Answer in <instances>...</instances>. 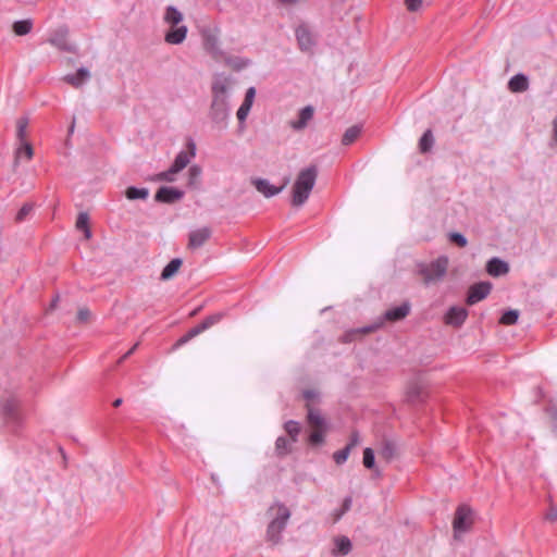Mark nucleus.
Returning <instances> with one entry per match:
<instances>
[{
    "label": "nucleus",
    "mask_w": 557,
    "mask_h": 557,
    "mask_svg": "<svg viewBox=\"0 0 557 557\" xmlns=\"http://www.w3.org/2000/svg\"><path fill=\"white\" fill-rule=\"evenodd\" d=\"M267 515L269 518L267 540L273 544H277L290 518V511L284 504L274 503L269 507Z\"/></svg>",
    "instance_id": "f257e3e1"
},
{
    "label": "nucleus",
    "mask_w": 557,
    "mask_h": 557,
    "mask_svg": "<svg viewBox=\"0 0 557 557\" xmlns=\"http://www.w3.org/2000/svg\"><path fill=\"white\" fill-rule=\"evenodd\" d=\"M318 176V170L314 165L308 166L299 172L293 186L292 205L294 207L302 206L310 196Z\"/></svg>",
    "instance_id": "f03ea898"
},
{
    "label": "nucleus",
    "mask_w": 557,
    "mask_h": 557,
    "mask_svg": "<svg viewBox=\"0 0 557 557\" xmlns=\"http://www.w3.org/2000/svg\"><path fill=\"white\" fill-rule=\"evenodd\" d=\"M473 523V510L467 505L459 506L453 520L454 539L459 540L463 533H467L471 530Z\"/></svg>",
    "instance_id": "7ed1b4c3"
},
{
    "label": "nucleus",
    "mask_w": 557,
    "mask_h": 557,
    "mask_svg": "<svg viewBox=\"0 0 557 557\" xmlns=\"http://www.w3.org/2000/svg\"><path fill=\"white\" fill-rule=\"evenodd\" d=\"M447 268L448 258L442 256L430 264L423 265L419 272L423 276V282L425 284H431L441 281L446 275Z\"/></svg>",
    "instance_id": "20e7f679"
},
{
    "label": "nucleus",
    "mask_w": 557,
    "mask_h": 557,
    "mask_svg": "<svg viewBox=\"0 0 557 557\" xmlns=\"http://www.w3.org/2000/svg\"><path fill=\"white\" fill-rule=\"evenodd\" d=\"M228 116L227 99L212 98L210 117L215 123H223Z\"/></svg>",
    "instance_id": "39448f33"
},
{
    "label": "nucleus",
    "mask_w": 557,
    "mask_h": 557,
    "mask_svg": "<svg viewBox=\"0 0 557 557\" xmlns=\"http://www.w3.org/2000/svg\"><path fill=\"white\" fill-rule=\"evenodd\" d=\"M492 289V284L488 282H480L472 285L469 288L467 296V304L472 306L481 300H483Z\"/></svg>",
    "instance_id": "423d86ee"
},
{
    "label": "nucleus",
    "mask_w": 557,
    "mask_h": 557,
    "mask_svg": "<svg viewBox=\"0 0 557 557\" xmlns=\"http://www.w3.org/2000/svg\"><path fill=\"white\" fill-rule=\"evenodd\" d=\"M211 228L208 226L191 231L188 236V249L200 248L211 237Z\"/></svg>",
    "instance_id": "0eeeda50"
},
{
    "label": "nucleus",
    "mask_w": 557,
    "mask_h": 557,
    "mask_svg": "<svg viewBox=\"0 0 557 557\" xmlns=\"http://www.w3.org/2000/svg\"><path fill=\"white\" fill-rule=\"evenodd\" d=\"M468 317V311L462 307H451L445 314V323L455 327L461 326Z\"/></svg>",
    "instance_id": "6e6552de"
},
{
    "label": "nucleus",
    "mask_w": 557,
    "mask_h": 557,
    "mask_svg": "<svg viewBox=\"0 0 557 557\" xmlns=\"http://www.w3.org/2000/svg\"><path fill=\"white\" fill-rule=\"evenodd\" d=\"M189 152L181 151L175 157L173 164L171 165L175 171L181 172L185 169L190 160L196 156V145L194 141L188 143Z\"/></svg>",
    "instance_id": "1a4fd4ad"
},
{
    "label": "nucleus",
    "mask_w": 557,
    "mask_h": 557,
    "mask_svg": "<svg viewBox=\"0 0 557 557\" xmlns=\"http://www.w3.org/2000/svg\"><path fill=\"white\" fill-rule=\"evenodd\" d=\"M184 196V193L177 188L174 187H166L163 186L158 189L154 198L159 202H166L172 203L180 199H182Z\"/></svg>",
    "instance_id": "9d476101"
},
{
    "label": "nucleus",
    "mask_w": 557,
    "mask_h": 557,
    "mask_svg": "<svg viewBox=\"0 0 557 557\" xmlns=\"http://www.w3.org/2000/svg\"><path fill=\"white\" fill-rule=\"evenodd\" d=\"M425 394V384L416 379L408 382L406 386V396L409 401L416 403L423 398Z\"/></svg>",
    "instance_id": "9b49d317"
},
{
    "label": "nucleus",
    "mask_w": 557,
    "mask_h": 557,
    "mask_svg": "<svg viewBox=\"0 0 557 557\" xmlns=\"http://www.w3.org/2000/svg\"><path fill=\"white\" fill-rule=\"evenodd\" d=\"M314 109L312 106L302 108L299 112L298 119L289 122V126L295 131H300L307 127L308 123L312 120Z\"/></svg>",
    "instance_id": "f8f14e48"
},
{
    "label": "nucleus",
    "mask_w": 557,
    "mask_h": 557,
    "mask_svg": "<svg viewBox=\"0 0 557 557\" xmlns=\"http://www.w3.org/2000/svg\"><path fill=\"white\" fill-rule=\"evenodd\" d=\"M253 185H255L256 189L259 193H261L263 196H265L267 198L280 194L284 188V186L275 187L274 185L270 184V182L268 180H264V178L255 180Z\"/></svg>",
    "instance_id": "ddd939ff"
},
{
    "label": "nucleus",
    "mask_w": 557,
    "mask_h": 557,
    "mask_svg": "<svg viewBox=\"0 0 557 557\" xmlns=\"http://www.w3.org/2000/svg\"><path fill=\"white\" fill-rule=\"evenodd\" d=\"M486 271L490 275L497 277L507 274L509 267L507 262L494 257L487 262Z\"/></svg>",
    "instance_id": "4468645a"
},
{
    "label": "nucleus",
    "mask_w": 557,
    "mask_h": 557,
    "mask_svg": "<svg viewBox=\"0 0 557 557\" xmlns=\"http://www.w3.org/2000/svg\"><path fill=\"white\" fill-rule=\"evenodd\" d=\"M186 36L187 26L180 25L175 30H168L164 35V40L170 45H180L186 39Z\"/></svg>",
    "instance_id": "2eb2a0df"
},
{
    "label": "nucleus",
    "mask_w": 557,
    "mask_h": 557,
    "mask_svg": "<svg viewBox=\"0 0 557 557\" xmlns=\"http://www.w3.org/2000/svg\"><path fill=\"white\" fill-rule=\"evenodd\" d=\"M203 47L215 59L221 58L223 55V52L220 48L219 39L213 34H208L205 36Z\"/></svg>",
    "instance_id": "dca6fc26"
},
{
    "label": "nucleus",
    "mask_w": 557,
    "mask_h": 557,
    "mask_svg": "<svg viewBox=\"0 0 557 557\" xmlns=\"http://www.w3.org/2000/svg\"><path fill=\"white\" fill-rule=\"evenodd\" d=\"M410 305L405 302L399 307L389 309L384 314V320L388 321H399L406 318L409 314Z\"/></svg>",
    "instance_id": "f3484780"
},
{
    "label": "nucleus",
    "mask_w": 557,
    "mask_h": 557,
    "mask_svg": "<svg viewBox=\"0 0 557 557\" xmlns=\"http://www.w3.org/2000/svg\"><path fill=\"white\" fill-rule=\"evenodd\" d=\"M183 264V260L181 258L172 259L162 270L160 280L169 281L173 276H175Z\"/></svg>",
    "instance_id": "a211bd4d"
},
{
    "label": "nucleus",
    "mask_w": 557,
    "mask_h": 557,
    "mask_svg": "<svg viewBox=\"0 0 557 557\" xmlns=\"http://www.w3.org/2000/svg\"><path fill=\"white\" fill-rule=\"evenodd\" d=\"M296 37L301 50H309L313 46V37L311 33L305 27L296 29Z\"/></svg>",
    "instance_id": "6ab92c4d"
},
{
    "label": "nucleus",
    "mask_w": 557,
    "mask_h": 557,
    "mask_svg": "<svg viewBox=\"0 0 557 557\" xmlns=\"http://www.w3.org/2000/svg\"><path fill=\"white\" fill-rule=\"evenodd\" d=\"M228 82L226 78L221 76L215 77L212 84V96L213 98L227 99Z\"/></svg>",
    "instance_id": "aec40b11"
},
{
    "label": "nucleus",
    "mask_w": 557,
    "mask_h": 557,
    "mask_svg": "<svg viewBox=\"0 0 557 557\" xmlns=\"http://www.w3.org/2000/svg\"><path fill=\"white\" fill-rule=\"evenodd\" d=\"M308 407V423L312 429H326L325 419L321 416L320 411Z\"/></svg>",
    "instance_id": "412c9836"
},
{
    "label": "nucleus",
    "mask_w": 557,
    "mask_h": 557,
    "mask_svg": "<svg viewBox=\"0 0 557 557\" xmlns=\"http://www.w3.org/2000/svg\"><path fill=\"white\" fill-rule=\"evenodd\" d=\"M508 87L512 92L525 91L529 87L527 76H524L523 74H517L512 76L508 83Z\"/></svg>",
    "instance_id": "4be33fe9"
},
{
    "label": "nucleus",
    "mask_w": 557,
    "mask_h": 557,
    "mask_svg": "<svg viewBox=\"0 0 557 557\" xmlns=\"http://www.w3.org/2000/svg\"><path fill=\"white\" fill-rule=\"evenodd\" d=\"M90 74L88 70L82 67L75 74L66 75L64 79L74 87H79L83 85L88 78Z\"/></svg>",
    "instance_id": "5701e85b"
},
{
    "label": "nucleus",
    "mask_w": 557,
    "mask_h": 557,
    "mask_svg": "<svg viewBox=\"0 0 557 557\" xmlns=\"http://www.w3.org/2000/svg\"><path fill=\"white\" fill-rule=\"evenodd\" d=\"M163 20L169 26H176L183 22V14L176 8L170 5L165 10Z\"/></svg>",
    "instance_id": "b1692460"
},
{
    "label": "nucleus",
    "mask_w": 557,
    "mask_h": 557,
    "mask_svg": "<svg viewBox=\"0 0 557 557\" xmlns=\"http://www.w3.org/2000/svg\"><path fill=\"white\" fill-rule=\"evenodd\" d=\"M34 156V150L28 141H21L15 150V164L22 159L30 160Z\"/></svg>",
    "instance_id": "393cba45"
},
{
    "label": "nucleus",
    "mask_w": 557,
    "mask_h": 557,
    "mask_svg": "<svg viewBox=\"0 0 557 557\" xmlns=\"http://www.w3.org/2000/svg\"><path fill=\"white\" fill-rule=\"evenodd\" d=\"M351 550V542L346 536L335 539L334 555H347Z\"/></svg>",
    "instance_id": "a878e982"
},
{
    "label": "nucleus",
    "mask_w": 557,
    "mask_h": 557,
    "mask_svg": "<svg viewBox=\"0 0 557 557\" xmlns=\"http://www.w3.org/2000/svg\"><path fill=\"white\" fill-rule=\"evenodd\" d=\"M76 228L84 232L85 238L91 237V231L89 228V216L86 212H81L76 220Z\"/></svg>",
    "instance_id": "bb28decb"
},
{
    "label": "nucleus",
    "mask_w": 557,
    "mask_h": 557,
    "mask_svg": "<svg viewBox=\"0 0 557 557\" xmlns=\"http://www.w3.org/2000/svg\"><path fill=\"white\" fill-rule=\"evenodd\" d=\"M361 134V126L354 125L346 129L343 135L342 143L345 146L352 144Z\"/></svg>",
    "instance_id": "cd10ccee"
},
{
    "label": "nucleus",
    "mask_w": 557,
    "mask_h": 557,
    "mask_svg": "<svg viewBox=\"0 0 557 557\" xmlns=\"http://www.w3.org/2000/svg\"><path fill=\"white\" fill-rule=\"evenodd\" d=\"M397 447L395 443L391 441H385L380 449V457L384 458L387 461H391L396 456Z\"/></svg>",
    "instance_id": "c85d7f7f"
},
{
    "label": "nucleus",
    "mask_w": 557,
    "mask_h": 557,
    "mask_svg": "<svg viewBox=\"0 0 557 557\" xmlns=\"http://www.w3.org/2000/svg\"><path fill=\"white\" fill-rule=\"evenodd\" d=\"M27 127H28V119L26 116L18 117L16 121V137L18 143L27 141Z\"/></svg>",
    "instance_id": "c756f323"
},
{
    "label": "nucleus",
    "mask_w": 557,
    "mask_h": 557,
    "mask_svg": "<svg viewBox=\"0 0 557 557\" xmlns=\"http://www.w3.org/2000/svg\"><path fill=\"white\" fill-rule=\"evenodd\" d=\"M149 195V190L147 188H137V187H128L126 189V197L129 200L143 199L145 200Z\"/></svg>",
    "instance_id": "7c9ffc66"
},
{
    "label": "nucleus",
    "mask_w": 557,
    "mask_h": 557,
    "mask_svg": "<svg viewBox=\"0 0 557 557\" xmlns=\"http://www.w3.org/2000/svg\"><path fill=\"white\" fill-rule=\"evenodd\" d=\"M32 26L30 20L17 21L13 24V30L17 36H24L32 30Z\"/></svg>",
    "instance_id": "2f4dec72"
},
{
    "label": "nucleus",
    "mask_w": 557,
    "mask_h": 557,
    "mask_svg": "<svg viewBox=\"0 0 557 557\" xmlns=\"http://www.w3.org/2000/svg\"><path fill=\"white\" fill-rule=\"evenodd\" d=\"M433 144H434L433 134L430 129H428L426 132H424V134L420 138V141H419L420 151L423 153L428 152L432 148Z\"/></svg>",
    "instance_id": "473e14b6"
},
{
    "label": "nucleus",
    "mask_w": 557,
    "mask_h": 557,
    "mask_svg": "<svg viewBox=\"0 0 557 557\" xmlns=\"http://www.w3.org/2000/svg\"><path fill=\"white\" fill-rule=\"evenodd\" d=\"M292 441L285 437H278L275 442V451L278 456H284L290 451Z\"/></svg>",
    "instance_id": "72a5a7b5"
},
{
    "label": "nucleus",
    "mask_w": 557,
    "mask_h": 557,
    "mask_svg": "<svg viewBox=\"0 0 557 557\" xmlns=\"http://www.w3.org/2000/svg\"><path fill=\"white\" fill-rule=\"evenodd\" d=\"M518 318H519L518 310H508L502 315L499 322L504 325H513L517 323Z\"/></svg>",
    "instance_id": "f704fd0d"
},
{
    "label": "nucleus",
    "mask_w": 557,
    "mask_h": 557,
    "mask_svg": "<svg viewBox=\"0 0 557 557\" xmlns=\"http://www.w3.org/2000/svg\"><path fill=\"white\" fill-rule=\"evenodd\" d=\"M285 431L290 435L292 442H296L297 435L300 432V426L298 422L290 420L285 423Z\"/></svg>",
    "instance_id": "c9c22d12"
},
{
    "label": "nucleus",
    "mask_w": 557,
    "mask_h": 557,
    "mask_svg": "<svg viewBox=\"0 0 557 557\" xmlns=\"http://www.w3.org/2000/svg\"><path fill=\"white\" fill-rule=\"evenodd\" d=\"M363 465L368 469H372L375 465L374 451L372 448H366L363 450Z\"/></svg>",
    "instance_id": "e433bc0d"
},
{
    "label": "nucleus",
    "mask_w": 557,
    "mask_h": 557,
    "mask_svg": "<svg viewBox=\"0 0 557 557\" xmlns=\"http://www.w3.org/2000/svg\"><path fill=\"white\" fill-rule=\"evenodd\" d=\"M222 317H223L222 313H214L212 315L207 317L201 322V329L208 330L209 327H211L214 324H216L218 322H220Z\"/></svg>",
    "instance_id": "4c0bfd02"
},
{
    "label": "nucleus",
    "mask_w": 557,
    "mask_h": 557,
    "mask_svg": "<svg viewBox=\"0 0 557 557\" xmlns=\"http://www.w3.org/2000/svg\"><path fill=\"white\" fill-rule=\"evenodd\" d=\"M177 173H178L177 171H175L172 166H170V169L168 171H164V172H161V173L157 174L156 178L158 181L174 182L175 181V175Z\"/></svg>",
    "instance_id": "58836bf2"
},
{
    "label": "nucleus",
    "mask_w": 557,
    "mask_h": 557,
    "mask_svg": "<svg viewBox=\"0 0 557 557\" xmlns=\"http://www.w3.org/2000/svg\"><path fill=\"white\" fill-rule=\"evenodd\" d=\"M325 431L326 429H313L309 437L310 443L313 445L321 444L323 442Z\"/></svg>",
    "instance_id": "ea45409f"
},
{
    "label": "nucleus",
    "mask_w": 557,
    "mask_h": 557,
    "mask_svg": "<svg viewBox=\"0 0 557 557\" xmlns=\"http://www.w3.org/2000/svg\"><path fill=\"white\" fill-rule=\"evenodd\" d=\"M383 324V321H381L380 323H376V324H372V325H369V326H366V327H362V329H357V330H354L351 331L350 333L347 334V336L351 337L356 334H367V333H370V332H374L376 331L379 327H381Z\"/></svg>",
    "instance_id": "a19ab883"
},
{
    "label": "nucleus",
    "mask_w": 557,
    "mask_h": 557,
    "mask_svg": "<svg viewBox=\"0 0 557 557\" xmlns=\"http://www.w3.org/2000/svg\"><path fill=\"white\" fill-rule=\"evenodd\" d=\"M350 451H351V450L349 449V447H346V446H345L343 449H341V450L336 451V453L334 454V456H333V457H334L335 462H336L337 465H342V463H344V462L348 459Z\"/></svg>",
    "instance_id": "79ce46f5"
},
{
    "label": "nucleus",
    "mask_w": 557,
    "mask_h": 557,
    "mask_svg": "<svg viewBox=\"0 0 557 557\" xmlns=\"http://www.w3.org/2000/svg\"><path fill=\"white\" fill-rule=\"evenodd\" d=\"M33 206L30 203H25L17 212L15 216L16 222H22L26 219V216L32 212Z\"/></svg>",
    "instance_id": "37998d69"
},
{
    "label": "nucleus",
    "mask_w": 557,
    "mask_h": 557,
    "mask_svg": "<svg viewBox=\"0 0 557 557\" xmlns=\"http://www.w3.org/2000/svg\"><path fill=\"white\" fill-rule=\"evenodd\" d=\"M188 174L190 184H195L201 175V168L199 165L194 164L189 168Z\"/></svg>",
    "instance_id": "c03bdc74"
},
{
    "label": "nucleus",
    "mask_w": 557,
    "mask_h": 557,
    "mask_svg": "<svg viewBox=\"0 0 557 557\" xmlns=\"http://www.w3.org/2000/svg\"><path fill=\"white\" fill-rule=\"evenodd\" d=\"M449 238L453 243H455L456 245H458L459 247H466L467 244H468V240L467 238L461 234V233H451L449 235Z\"/></svg>",
    "instance_id": "a18cd8bd"
},
{
    "label": "nucleus",
    "mask_w": 557,
    "mask_h": 557,
    "mask_svg": "<svg viewBox=\"0 0 557 557\" xmlns=\"http://www.w3.org/2000/svg\"><path fill=\"white\" fill-rule=\"evenodd\" d=\"M250 109H251L250 104L243 102L242 106L239 107V109L237 110V119L240 122H244L247 119Z\"/></svg>",
    "instance_id": "49530a36"
},
{
    "label": "nucleus",
    "mask_w": 557,
    "mask_h": 557,
    "mask_svg": "<svg viewBox=\"0 0 557 557\" xmlns=\"http://www.w3.org/2000/svg\"><path fill=\"white\" fill-rule=\"evenodd\" d=\"M91 317L90 311L87 308H81L77 312V320L81 323H87Z\"/></svg>",
    "instance_id": "de8ad7c7"
},
{
    "label": "nucleus",
    "mask_w": 557,
    "mask_h": 557,
    "mask_svg": "<svg viewBox=\"0 0 557 557\" xmlns=\"http://www.w3.org/2000/svg\"><path fill=\"white\" fill-rule=\"evenodd\" d=\"M256 96V89L255 87H249L246 91L244 103L250 104L252 107L253 100Z\"/></svg>",
    "instance_id": "09e8293b"
},
{
    "label": "nucleus",
    "mask_w": 557,
    "mask_h": 557,
    "mask_svg": "<svg viewBox=\"0 0 557 557\" xmlns=\"http://www.w3.org/2000/svg\"><path fill=\"white\" fill-rule=\"evenodd\" d=\"M226 62L228 65H231L232 67H234L236 70H240L249 64V62L247 60H236V61L226 60Z\"/></svg>",
    "instance_id": "8fccbe9b"
},
{
    "label": "nucleus",
    "mask_w": 557,
    "mask_h": 557,
    "mask_svg": "<svg viewBox=\"0 0 557 557\" xmlns=\"http://www.w3.org/2000/svg\"><path fill=\"white\" fill-rule=\"evenodd\" d=\"M360 444V436L357 432H354L350 436L349 443L346 445V447H349L351 450L354 447L358 446Z\"/></svg>",
    "instance_id": "3c124183"
},
{
    "label": "nucleus",
    "mask_w": 557,
    "mask_h": 557,
    "mask_svg": "<svg viewBox=\"0 0 557 557\" xmlns=\"http://www.w3.org/2000/svg\"><path fill=\"white\" fill-rule=\"evenodd\" d=\"M405 3L409 11H417L421 7L422 0H405Z\"/></svg>",
    "instance_id": "603ef678"
},
{
    "label": "nucleus",
    "mask_w": 557,
    "mask_h": 557,
    "mask_svg": "<svg viewBox=\"0 0 557 557\" xmlns=\"http://www.w3.org/2000/svg\"><path fill=\"white\" fill-rule=\"evenodd\" d=\"M203 331H206V330L201 329V323H199L197 326H195L188 331V337L193 338V337L199 335L200 333H202Z\"/></svg>",
    "instance_id": "864d4df0"
},
{
    "label": "nucleus",
    "mask_w": 557,
    "mask_h": 557,
    "mask_svg": "<svg viewBox=\"0 0 557 557\" xmlns=\"http://www.w3.org/2000/svg\"><path fill=\"white\" fill-rule=\"evenodd\" d=\"M546 519L549 521H556L557 520V510L555 508H550L546 515Z\"/></svg>",
    "instance_id": "5fc2aeb1"
},
{
    "label": "nucleus",
    "mask_w": 557,
    "mask_h": 557,
    "mask_svg": "<svg viewBox=\"0 0 557 557\" xmlns=\"http://www.w3.org/2000/svg\"><path fill=\"white\" fill-rule=\"evenodd\" d=\"M304 397H305L307 400H313L314 398H317V397H318V394H317V392H314V391H306V392L304 393Z\"/></svg>",
    "instance_id": "6e6d98bb"
},
{
    "label": "nucleus",
    "mask_w": 557,
    "mask_h": 557,
    "mask_svg": "<svg viewBox=\"0 0 557 557\" xmlns=\"http://www.w3.org/2000/svg\"><path fill=\"white\" fill-rule=\"evenodd\" d=\"M191 337H188V333L186 335H184L183 337H181L177 342V345H183L185 343H187L188 341H190Z\"/></svg>",
    "instance_id": "4d7b16f0"
},
{
    "label": "nucleus",
    "mask_w": 557,
    "mask_h": 557,
    "mask_svg": "<svg viewBox=\"0 0 557 557\" xmlns=\"http://www.w3.org/2000/svg\"><path fill=\"white\" fill-rule=\"evenodd\" d=\"M350 506H351V499L350 498H346L344 500V510L345 511L348 510L350 508Z\"/></svg>",
    "instance_id": "13d9d810"
},
{
    "label": "nucleus",
    "mask_w": 557,
    "mask_h": 557,
    "mask_svg": "<svg viewBox=\"0 0 557 557\" xmlns=\"http://www.w3.org/2000/svg\"><path fill=\"white\" fill-rule=\"evenodd\" d=\"M553 126H554V138L557 141V116L555 117V120L553 122Z\"/></svg>",
    "instance_id": "bf43d9fd"
},
{
    "label": "nucleus",
    "mask_w": 557,
    "mask_h": 557,
    "mask_svg": "<svg viewBox=\"0 0 557 557\" xmlns=\"http://www.w3.org/2000/svg\"><path fill=\"white\" fill-rule=\"evenodd\" d=\"M137 347V344L134 345L124 356L122 359H125L126 357H128L129 355H132L134 352V350L136 349Z\"/></svg>",
    "instance_id": "052dcab7"
},
{
    "label": "nucleus",
    "mask_w": 557,
    "mask_h": 557,
    "mask_svg": "<svg viewBox=\"0 0 557 557\" xmlns=\"http://www.w3.org/2000/svg\"><path fill=\"white\" fill-rule=\"evenodd\" d=\"M122 401H123V400H122V398H117V399H115V400L113 401V406H114V407H119V406H121Z\"/></svg>",
    "instance_id": "680f3d73"
},
{
    "label": "nucleus",
    "mask_w": 557,
    "mask_h": 557,
    "mask_svg": "<svg viewBox=\"0 0 557 557\" xmlns=\"http://www.w3.org/2000/svg\"><path fill=\"white\" fill-rule=\"evenodd\" d=\"M552 417L557 420V407L553 409Z\"/></svg>",
    "instance_id": "e2e57ef3"
},
{
    "label": "nucleus",
    "mask_w": 557,
    "mask_h": 557,
    "mask_svg": "<svg viewBox=\"0 0 557 557\" xmlns=\"http://www.w3.org/2000/svg\"><path fill=\"white\" fill-rule=\"evenodd\" d=\"M180 25H181V24H178V26H180ZM176 27H177V25H176V26H170V29H169V30H175V28H176Z\"/></svg>",
    "instance_id": "0e129e2a"
},
{
    "label": "nucleus",
    "mask_w": 557,
    "mask_h": 557,
    "mask_svg": "<svg viewBox=\"0 0 557 557\" xmlns=\"http://www.w3.org/2000/svg\"><path fill=\"white\" fill-rule=\"evenodd\" d=\"M58 299H54L53 302H52V307L55 306V302H57Z\"/></svg>",
    "instance_id": "69168bd1"
}]
</instances>
